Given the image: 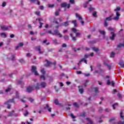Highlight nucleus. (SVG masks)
<instances>
[{
    "mask_svg": "<svg viewBox=\"0 0 124 124\" xmlns=\"http://www.w3.org/2000/svg\"><path fill=\"white\" fill-rule=\"evenodd\" d=\"M15 99L14 98H13L12 99H10L9 100H8L6 102H5L4 104V105H7V108L8 109H10L11 108V105H10V102L11 103H14V104H16V102H15Z\"/></svg>",
    "mask_w": 124,
    "mask_h": 124,
    "instance_id": "nucleus-1",
    "label": "nucleus"
},
{
    "mask_svg": "<svg viewBox=\"0 0 124 124\" xmlns=\"http://www.w3.org/2000/svg\"><path fill=\"white\" fill-rule=\"evenodd\" d=\"M88 83H89V80H86L85 82L83 84H82L80 86H78V88H79V92L81 94L82 93H84V89H82V88H86V87H87V84Z\"/></svg>",
    "mask_w": 124,
    "mask_h": 124,
    "instance_id": "nucleus-2",
    "label": "nucleus"
},
{
    "mask_svg": "<svg viewBox=\"0 0 124 124\" xmlns=\"http://www.w3.org/2000/svg\"><path fill=\"white\" fill-rule=\"evenodd\" d=\"M110 78V76H107L106 77V79H108L107 80V84L109 86V85H111V86L112 87H115V82H114L113 81H112L111 82L110 81V79H109Z\"/></svg>",
    "mask_w": 124,
    "mask_h": 124,
    "instance_id": "nucleus-3",
    "label": "nucleus"
},
{
    "mask_svg": "<svg viewBox=\"0 0 124 124\" xmlns=\"http://www.w3.org/2000/svg\"><path fill=\"white\" fill-rule=\"evenodd\" d=\"M52 35H58L60 38L62 37V34L60 33V31H59V30H55L53 31Z\"/></svg>",
    "mask_w": 124,
    "mask_h": 124,
    "instance_id": "nucleus-4",
    "label": "nucleus"
},
{
    "mask_svg": "<svg viewBox=\"0 0 124 124\" xmlns=\"http://www.w3.org/2000/svg\"><path fill=\"white\" fill-rule=\"evenodd\" d=\"M35 49L36 50L38 51L39 54L42 55L43 54V51H41V46H37L35 47Z\"/></svg>",
    "mask_w": 124,
    "mask_h": 124,
    "instance_id": "nucleus-5",
    "label": "nucleus"
},
{
    "mask_svg": "<svg viewBox=\"0 0 124 124\" xmlns=\"http://www.w3.org/2000/svg\"><path fill=\"white\" fill-rule=\"evenodd\" d=\"M104 72H105V71L100 68L99 70H95L93 73H96V74H102V73H104Z\"/></svg>",
    "mask_w": 124,
    "mask_h": 124,
    "instance_id": "nucleus-6",
    "label": "nucleus"
},
{
    "mask_svg": "<svg viewBox=\"0 0 124 124\" xmlns=\"http://www.w3.org/2000/svg\"><path fill=\"white\" fill-rule=\"evenodd\" d=\"M61 7H66L67 8L69 9L70 8V4H67L66 2H64L61 4Z\"/></svg>",
    "mask_w": 124,
    "mask_h": 124,
    "instance_id": "nucleus-7",
    "label": "nucleus"
},
{
    "mask_svg": "<svg viewBox=\"0 0 124 124\" xmlns=\"http://www.w3.org/2000/svg\"><path fill=\"white\" fill-rule=\"evenodd\" d=\"M44 109L46 111H48V112H52V108L49 107V105L48 104H47L46 106L44 108Z\"/></svg>",
    "mask_w": 124,
    "mask_h": 124,
    "instance_id": "nucleus-8",
    "label": "nucleus"
},
{
    "mask_svg": "<svg viewBox=\"0 0 124 124\" xmlns=\"http://www.w3.org/2000/svg\"><path fill=\"white\" fill-rule=\"evenodd\" d=\"M110 34L112 35L111 36H109V39L112 41H114L115 40V37H116V34L114 33V32H111Z\"/></svg>",
    "mask_w": 124,
    "mask_h": 124,
    "instance_id": "nucleus-9",
    "label": "nucleus"
},
{
    "mask_svg": "<svg viewBox=\"0 0 124 124\" xmlns=\"http://www.w3.org/2000/svg\"><path fill=\"white\" fill-rule=\"evenodd\" d=\"M69 24L68 21H65L60 25V27H68Z\"/></svg>",
    "mask_w": 124,
    "mask_h": 124,
    "instance_id": "nucleus-10",
    "label": "nucleus"
},
{
    "mask_svg": "<svg viewBox=\"0 0 124 124\" xmlns=\"http://www.w3.org/2000/svg\"><path fill=\"white\" fill-rule=\"evenodd\" d=\"M7 59H9V61H12L13 62H16V60L15 59V55L14 54H13L10 58H8V57H7Z\"/></svg>",
    "mask_w": 124,
    "mask_h": 124,
    "instance_id": "nucleus-11",
    "label": "nucleus"
},
{
    "mask_svg": "<svg viewBox=\"0 0 124 124\" xmlns=\"http://www.w3.org/2000/svg\"><path fill=\"white\" fill-rule=\"evenodd\" d=\"M40 85L42 89H44V88H46V86H47V83L45 82H42Z\"/></svg>",
    "mask_w": 124,
    "mask_h": 124,
    "instance_id": "nucleus-12",
    "label": "nucleus"
},
{
    "mask_svg": "<svg viewBox=\"0 0 124 124\" xmlns=\"http://www.w3.org/2000/svg\"><path fill=\"white\" fill-rule=\"evenodd\" d=\"M77 18H78V21H80V23H81L82 26H84V21H83V20H82V16H77Z\"/></svg>",
    "mask_w": 124,
    "mask_h": 124,
    "instance_id": "nucleus-13",
    "label": "nucleus"
},
{
    "mask_svg": "<svg viewBox=\"0 0 124 124\" xmlns=\"http://www.w3.org/2000/svg\"><path fill=\"white\" fill-rule=\"evenodd\" d=\"M72 31H73V32H74L75 33H76V36H79V35H80V33L77 32V31L78 30H76V29H75V28H72Z\"/></svg>",
    "mask_w": 124,
    "mask_h": 124,
    "instance_id": "nucleus-14",
    "label": "nucleus"
},
{
    "mask_svg": "<svg viewBox=\"0 0 124 124\" xmlns=\"http://www.w3.org/2000/svg\"><path fill=\"white\" fill-rule=\"evenodd\" d=\"M104 64L105 65H106L107 67H108V68L109 70H110L112 67V64H110L109 65L108 64V63H107V62H105L104 63Z\"/></svg>",
    "mask_w": 124,
    "mask_h": 124,
    "instance_id": "nucleus-15",
    "label": "nucleus"
},
{
    "mask_svg": "<svg viewBox=\"0 0 124 124\" xmlns=\"http://www.w3.org/2000/svg\"><path fill=\"white\" fill-rule=\"evenodd\" d=\"M46 63L44 65V66H46V67H47V66H50V65L52 64V62H49V61L47 60H46Z\"/></svg>",
    "mask_w": 124,
    "mask_h": 124,
    "instance_id": "nucleus-16",
    "label": "nucleus"
},
{
    "mask_svg": "<svg viewBox=\"0 0 124 124\" xmlns=\"http://www.w3.org/2000/svg\"><path fill=\"white\" fill-rule=\"evenodd\" d=\"M34 87L35 88V89H36V90H39V89H40V84L39 83H37L36 85H34Z\"/></svg>",
    "mask_w": 124,
    "mask_h": 124,
    "instance_id": "nucleus-17",
    "label": "nucleus"
},
{
    "mask_svg": "<svg viewBox=\"0 0 124 124\" xmlns=\"http://www.w3.org/2000/svg\"><path fill=\"white\" fill-rule=\"evenodd\" d=\"M99 89V88L98 87L93 88V90H94V92H95L96 93H99V90H98Z\"/></svg>",
    "mask_w": 124,
    "mask_h": 124,
    "instance_id": "nucleus-18",
    "label": "nucleus"
},
{
    "mask_svg": "<svg viewBox=\"0 0 124 124\" xmlns=\"http://www.w3.org/2000/svg\"><path fill=\"white\" fill-rule=\"evenodd\" d=\"M27 93H31L32 92V88L31 86H29L27 88Z\"/></svg>",
    "mask_w": 124,
    "mask_h": 124,
    "instance_id": "nucleus-19",
    "label": "nucleus"
},
{
    "mask_svg": "<svg viewBox=\"0 0 124 124\" xmlns=\"http://www.w3.org/2000/svg\"><path fill=\"white\" fill-rule=\"evenodd\" d=\"M36 69H37V68L36 66H32L31 69V72H32V73L33 72H35V71H36Z\"/></svg>",
    "mask_w": 124,
    "mask_h": 124,
    "instance_id": "nucleus-20",
    "label": "nucleus"
},
{
    "mask_svg": "<svg viewBox=\"0 0 124 124\" xmlns=\"http://www.w3.org/2000/svg\"><path fill=\"white\" fill-rule=\"evenodd\" d=\"M1 30H2V31H7L8 30V29H9V27H5V26H1Z\"/></svg>",
    "mask_w": 124,
    "mask_h": 124,
    "instance_id": "nucleus-21",
    "label": "nucleus"
},
{
    "mask_svg": "<svg viewBox=\"0 0 124 124\" xmlns=\"http://www.w3.org/2000/svg\"><path fill=\"white\" fill-rule=\"evenodd\" d=\"M20 93H19V92L18 91H16V98H17V99H20V96H19Z\"/></svg>",
    "mask_w": 124,
    "mask_h": 124,
    "instance_id": "nucleus-22",
    "label": "nucleus"
},
{
    "mask_svg": "<svg viewBox=\"0 0 124 124\" xmlns=\"http://www.w3.org/2000/svg\"><path fill=\"white\" fill-rule=\"evenodd\" d=\"M73 106H74V107H75L76 108H79V107H80V106L79 105V104L77 102H75L73 103Z\"/></svg>",
    "mask_w": 124,
    "mask_h": 124,
    "instance_id": "nucleus-23",
    "label": "nucleus"
},
{
    "mask_svg": "<svg viewBox=\"0 0 124 124\" xmlns=\"http://www.w3.org/2000/svg\"><path fill=\"white\" fill-rule=\"evenodd\" d=\"M99 32L101 34H102L103 36V38H105V31H99Z\"/></svg>",
    "mask_w": 124,
    "mask_h": 124,
    "instance_id": "nucleus-24",
    "label": "nucleus"
},
{
    "mask_svg": "<svg viewBox=\"0 0 124 124\" xmlns=\"http://www.w3.org/2000/svg\"><path fill=\"white\" fill-rule=\"evenodd\" d=\"M14 112H15V111H14V110H13L12 111L9 112L8 116L9 117H12V116H13V115H14L13 113H14Z\"/></svg>",
    "mask_w": 124,
    "mask_h": 124,
    "instance_id": "nucleus-25",
    "label": "nucleus"
},
{
    "mask_svg": "<svg viewBox=\"0 0 124 124\" xmlns=\"http://www.w3.org/2000/svg\"><path fill=\"white\" fill-rule=\"evenodd\" d=\"M47 41H48L47 40H45L42 42L43 44H46V46H48V45H50V43H46Z\"/></svg>",
    "mask_w": 124,
    "mask_h": 124,
    "instance_id": "nucleus-26",
    "label": "nucleus"
},
{
    "mask_svg": "<svg viewBox=\"0 0 124 124\" xmlns=\"http://www.w3.org/2000/svg\"><path fill=\"white\" fill-rule=\"evenodd\" d=\"M122 47H124V46H123V44H120L117 46L116 50H120V48H122Z\"/></svg>",
    "mask_w": 124,
    "mask_h": 124,
    "instance_id": "nucleus-27",
    "label": "nucleus"
},
{
    "mask_svg": "<svg viewBox=\"0 0 124 124\" xmlns=\"http://www.w3.org/2000/svg\"><path fill=\"white\" fill-rule=\"evenodd\" d=\"M89 9V11H90V12H92V11H93L95 9H94V8H93V7L92 6V5H90Z\"/></svg>",
    "mask_w": 124,
    "mask_h": 124,
    "instance_id": "nucleus-28",
    "label": "nucleus"
},
{
    "mask_svg": "<svg viewBox=\"0 0 124 124\" xmlns=\"http://www.w3.org/2000/svg\"><path fill=\"white\" fill-rule=\"evenodd\" d=\"M64 40H69V37L67 35H65L63 36Z\"/></svg>",
    "mask_w": 124,
    "mask_h": 124,
    "instance_id": "nucleus-29",
    "label": "nucleus"
},
{
    "mask_svg": "<svg viewBox=\"0 0 124 124\" xmlns=\"http://www.w3.org/2000/svg\"><path fill=\"white\" fill-rule=\"evenodd\" d=\"M77 22V21L76 20H73L72 21V23L74 24V27H77V26H78Z\"/></svg>",
    "mask_w": 124,
    "mask_h": 124,
    "instance_id": "nucleus-30",
    "label": "nucleus"
},
{
    "mask_svg": "<svg viewBox=\"0 0 124 124\" xmlns=\"http://www.w3.org/2000/svg\"><path fill=\"white\" fill-rule=\"evenodd\" d=\"M10 91H11V87H8V88H7L5 90V93H9V92H10Z\"/></svg>",
    "mask_w": 124,
    "mask_h": 124,
    "instance_id": "nucleus-31",
    "label": "nucleus"
},
{
    "mask_svg": "<svg viewBox=\"0 0 124 124\" xmlns=\"http://www.w3.org/2000/svg\"><path fill=\"white\" fill-rule=\"evenodd\" d=\"M120 118L122 119V120H123V121H124V117L123 115V111H122V110L120 112Z\"/></svg>",
    "mask_w": 124,
    "mask_h": 124,
    "instance_id": "nucleus-32",
    "label": "nucleus"
},
{
    "mask_svg": "<svg viewBox=\"0 0 124 124\" xmlns=\"http://www.w3.org/2000/svg\"><path fill=\"white\" fill-rule=\"evenodd\" d=\"M93 50L94 51V52H96L97 53V52H98L99 51V49H98V48H96L95 47H94L93 48Z\"/></svg>",
    "mask_w": 124,
    "mask_h": 124,
    "instance_id": "nucleus-33",
    "label": "nucleus"
},
{
    "mask_svg": "<svg viewBox=\"0 0 124 124\" xmlns=\"http://www.w3.org/2000/svg\"><path fill=\"white\" fill-rule=\"evenodd\" d=\"M85 62V63L87 64V60L85 59V58H83L81 60V61H79V63L80 62Z\"/></svg>",
    "mask_w": 124,
    "mask_h": 124,
    "instance_id": "nucleus-34",
    "label": "nucleus"
},
{
    "mask_svg": "<svg viewBox=\"0 0 124 124\" xmlns=\"http://www.w3.org/2000/svg\"><path fill=\"white\" fill-rule=\"evenodd\" d=\"M111 17L112 16H110L109 17H107L105 21L107 22V21H111V20H113V19L111 18Z\"/></svg>",
    "mask_w": 124,
    "mask_h": 124,
    "instance_id": "nucleus-35",
    "label": "nucleus"
},
{
    "mask_svg": "<svg viewBox=\"0 0 124 124\" xmlns=\"http://www.w3.org/2000/svg\"><path fill=\"white\" fill-rule=\"evenodd\" d=\"M120 19L119 16H116L114 17L113 18H112V20H114L115 21H118Z\"/></svg>",
    "mask_w": 124,
    "mask_h": 124,
    "instance_id": "nucleus-36",
    "label": "nucleus"
},
{
    "mask_svg": "<svg viewBox=\"0 0 124 124\" xmlns=\"http://www.w3.org/2000/svg\"><path fill=\"white\" fill-rule=\"evenodd\" d=\"M119 64L121 67H123L124 68V62H119Z\"/></svg>",
    "mask_w": 124,
    "mask_h": 124,
    "instance_id": "nucleus-37",
    "label": "nucleus"
},
{
    "mask_svg": "<svg viewBox=\"0 0 124 124\" xmlns=\"http://www.w3.org/2000/svg\"><path fill=\"white\" fill-rule=\"evenodd\" d=\"M115 55H116L115 52H111V53L110 54V58H114L115 57Z\"/></svg>",
    "mask_w": 124,
    "mask_h": 124,
    "instance_id": "nucleus-38",
    "label": "nucleus"
},
{
    "mask_svg": "<svg viewBox=\"0 0 124 124\" xmlns=\"http://www.w3.org/2000/svg\"><path fill=\"white\" fill-rule=\"evenodd\" d=\"M118 103H115L112 105V107L114 110L116 109V106H118Z\"/></svg>",
    "mask_w": 124,
    "mask_h": 124,
    "instance_id": "nucleus-39",
    "label": "nucleus"
},
{
    "mask_svg": "<svg viewBox=\"0 0 124 124\" xmlns=\"http://www.w3.org/2000/svg\"><path fill=\"white\" fill-rule=\"evenodd\" d=\"M40 78L44 80V81H45V80H46V78H45V76H44V75L41 76Z\"/></svg>",
    "mask_w": 124,
    "mask_h": 124,
    "instance_id": "nucleus-40",
    "label": "nucleus"
},
{
    "mask_svg": "<svg viewBox=\"0 0 124 124\" xmlns=\"http://www.w3.org/2000/svg\"><path fill=\"white\" fill-rule=\"evenodd\" d=\"M90 56V54H85L84 55V58L83 59H88V58H89V57Z\"/></svg>",
    "mask_w": 124,
    "mask_h": 124,
    "instance_id": "nucleus-41",
    "label": "nucleus"
},
{
    "mask_svg": "<svg viewBox=\"0 0 124 124\" xmlns=\"http://www.w3.org/2000/svg\"><path fill=\"white\" fill-rule=\"evenodd\" d=\"M59 11H61V9H58V11H56V12H55V15H56V16H59V15H59Z\"/></svg>",
    "mask_w": 124,
    "mask_h": 124,
    "instance_id": "nucleus-42",
    "label": "nucleus"
},
{
    "mask_svg": "<svg viewBox=\"0 0 124 124\" xmlns=\"http://www.w3.org/2000/svg\"><path fill=\"white\" fill-rule=\"evenodd\" d=\"M41 71L43 75H45V74H46V72H45V70L44 69H42Z\"/></svg>",
    "mask_w": 124,
    "mask_h": 124,
    "instance_id": "nucleus-43",
    "label": "nucleus"
},
{
    "mask_svg": "<svg viewBox=\"0 0 124 124\" xmlns=\"http://www.w3.org/2000/svg\"><path fill=\"white\" fill-rule=\"evenodd\" d=\"M120 10H121V7H117V8L114 10V11H116V12H118V11H120Z\"/></svg>",
    "mask_w": 124,
    "mask_h": 124,
    "instance_id": "nucleus-44",
    "label": "nucleus"
},
{
    "mask_svg": "<svg viewBox=\"0 0 124 124\" xmlns=\"http://www.w3.org/2000/svg\"><path fill=\"white\" fill-rule=\"evenodd\" d=\"M54 103L55 104H56V105H59V100H58V99H55L54 100Z\"/></svg>",
    "mask_w": 124,
    "mask_h": 124,
    "instance_id": "nucleus-45",
    "label": "nucleus"
},
{
    "mask_svg": "<svg viewBox=\"0 0 124 124\" xmlns=\"http://www.w3.org/2000/svg\"><path fill=\"white\" fill-rule=\"evenodd\" d=\"M1 6L2 7H5V6H6V2L5 1H3L2 3Z\"/></svg>",
    "mask_w": 124,
    "mask_h": 124,
    "instance_id": "nucleus-46",
    "label": "nucleus"
},
{
    "mask_svg": "<svg viewBox=\"0 0 124 124\" xmlns=\"http://www.w3.org/2000/svg\"><path fill=\"white\" fill-rule=\"evenodd\" d=\"M85 116H86V113L85 112H82L80 115V117H85Z\"/></svg>",
    "mask_w": 124,
    "mask_h": 124,
    "instance_id": "nucleus-47",
    "label": "nucleus"
},
{
    "mask_svg": "<svg viewBox=\"0 0 124 124\" xmlns=\"http://www.w3.org/2000/svg\"><path fill=\"white\" fill-rule=\"evenodd\" d=\"M1 36H4V37H7V35H6V34H5V33H3V32H2L1 33Z\"/></svg>",
    "mask_w": 124,
    "mask_h": 124,
    "instance_id": "nucleus-48",
    "label": "nucleus"
},
{
    "mask_svg": "<svg viewBox=\"0 0 124 124\" xmlns=\"http://www.w3.org/2000/svg\"><path fill=\"white\" fill-rule=\"evenodd\" d=\"M46 33H49L50 34H53V32H52V31L49 30L46 32Z\"/></svg>",
    "mask_w": 124,
    "mask_h": 124,
    "instance_id": "nucleus-49",
    "label": "nucleus"
},
{
    "mask_svg": "<svg viewBox=\"0 0 124 124\" xmlns=\"http://www.w3.org/2000/svg\"><path fill=\"white\" fill-rule=\"evenodd\" d=\"M69 2L71 4H74V3H75V1H74V0H70Z\"/></svg>",
    "mask_w": 124,
    "mask_h": 124,
    "instance_id": "nucleus-50",
    "label": "nucleus"
},
{
    "mask_svg": "<svg viewBox=\"0 0 124 124\" xmlns=\"http://www.w3.org/2000/svg\"><path fill=\"white\" fill-rule=\"evenodd\" d=\"M117 96H118V97L119 98H123V96H122V94H121V93H118Z\"/></svg>",
    "mask_w": 124,
    "mask_h": 124,
    "instance_id": "nucleus-51",
    "label": "nucleus"
},
{
    "mask_svg": "<svg viewBox=\"0 0 124 124\" xmlns=\"http://www.w3.org/2000/svg\"><path fill=\"white\" fill-rule=\"evenodd\" d=\"M70 117H71V118H72V119H75V118H76V117H75V116H74V115H73V113H71L70 114Z\"/></svg>",
    "mask_w": 124,
    "mask_h": 124,
    "instance_id": "nucleus-52",
    "label": "nucleus"
},
{
    "mask_svg": "<svg viewBox=\"0 0 124 124\" xmlns=\"http://www.w3.org/2000/svg\"><path fill=\"white\" fill-rule=\"evenodd\" d=\"M104 26V27H107L108 26V23L106 20H105Z\"/></svg>",
    "mask_w": 124,
    "mask_h": 124,
    "instance_id": "nucleus-53",
    "label": "nucleus"
},
{
    "mask_svg": "<svg viewBox=\"0 0 124 124\" xmlns=\"http://www.w3.org/2000/svg\"><path fill=\"white\" fill-rule=\"evenodd\" d=\"M19 62H20L21 63H25V60H24V59H20L19 60Z\"/></svg>",
    "mask_w": 124,
    "mask_h": 124,
    "instance_id": "nucleus-54",
    "label": "nucleus"
},
{
    "mask_svg": "<svg viewBox=\"0 0 124 124\" xmlns=\"http://www.w3.org/2000/svg\"><path fill=\"white\" fill-rule=\"evenodd\" d=\"M54 6H55V5H54V4H49V5H48V7L49 8H53V7H54Z\"/></svg>",
    "mask_w": 124,
    "mask_h": 124,
    "instance_id": "nucleus-55",
    "label": "nucleus"
},
{
    "mask_svg": "<svg viewBox=\"0 0 124 124\" xmlns=\"http://www.w3.org/2000/svg\"><path fill=\"white\" fill-rule=\"evenodd\" d=\"M97 13L96 11L93 12L92 14V16H96Z\"/></svg>",
    "mask_w": 124,
    "mask_h": 124,
    "instance_id": "nucleus-56",
    "label": "nucleus"
},
{
    "mask_svg": "<svg viewBox=\"0 0 124 124\" xmlns=\"http://www.w3.org/2000/svg\"><path fill=\"white\" fill-rule=\"evenodd\" d=\"M46 33V32H40V35H41V36H43L45 35Z\"/></svg>",
    "mask_w": 124,
    "mask_h": 124,
    "instance_id": "nucleus-57",
    "label": "nucleus"
},
{
    "mask_svg": "<svg viewBox=\"0 0 124 124\" xmlns=\"http://www.w3.org/2000/svg\"><path fill=\"white\" fill-rule=\"evenodd\" d=\"M33 73H34V75H35V76H38V75H39V74H38V73L37 72V71H36L33 72Z\"/></svg>",
    "mask_w": 124,
    "mask_h": 124,
    "instance_id": "nucleus-58",
    "label": "nucleus"
},
{
    "mask_svg": "<svg viewBox=\"0 0 124 124\" xmlns=\"http://www.w3.org/2000/svg\"><path fill=\"white\" fill-rule=\"evenodd\" d=\"M17 84H18L19 85H21V84H22V81L21 80H17Z\"/></svg>",
    "mask_w": 124,
    "mask_h": 124,
    "instance_id": "nucleus-59",
    "label": "nucleus"
},
{
    "mask_svg": "<svg viewBox=\"0 0 124 124\" xmlns=\"http://www.w3.org/2000/svg\"><path fill=\"white\" fill-rule=\"evenodd\" d=\"M18 46L19 47H22L24 46V44L23 43H20L18 44Z\"/></svg>",
    "mask_w": 124,
    "mask_h": 124,
    "instance_id": "nucleus-60",
    "label": "nucleus"
},
{
    "mask_svg": "<svg viewBox=\"0 0 124 124\" xmlns=\"http://www.w3.org/2000/svg\"><path fill=\"white\" fill-rule=\"evenodd\" d=\"M108 31H114V29L110 28V27H109L108 28Z\"/></svg>",
    "mask_w": 124,
    "mask_h": 124,
    "instance_id": "nucleus-61",
    "label": "nucleus"
},
{
    "mask_svg": "<svg viewBox=\"0 0 124 124\" xmlns=\"http://www.w3.org/2000/svg\"><path fill=\"white\" fill-rule=\"evenodd\" d=\"M105 110L106 112H110V111H111V109H109V108H106V109H105Z\"/></svg>",
    "mask_w": 124,
    "mask_h": 124,
    "instance_id": "nucleus-62",
    "label": "nucleus"
},
{
    "mask_svg": "<svg viewBox=\"0 0 124 124\" xmlns=\"http://www.w3.org/2000/svg\"><path fill=\"white\" fill-rule=\"evenodd\" d=\"M35 14L37 15V16H39V15H40V12H36Z\"/></svg>",
    "mask_w": 124,
    "mask_h": 124,
    "instance_id": "nucleus-63",
    "label": "nucleus"
},
{
    "mask_svg": "<svg viewBox=\"0 0 124 124\" xmlns=\"http://www.w3.org/2000/svg\"><path fill=\"white\" fill-rule=\"evenodd\" d=\"M118 124H124V121H120L118 122Z\"/></svg>",
    "mask_w": 124,
    "mask_h": 124,
    "instance_id": "nucleus-64",
    "label": "nucleus"
}]
</instances>
